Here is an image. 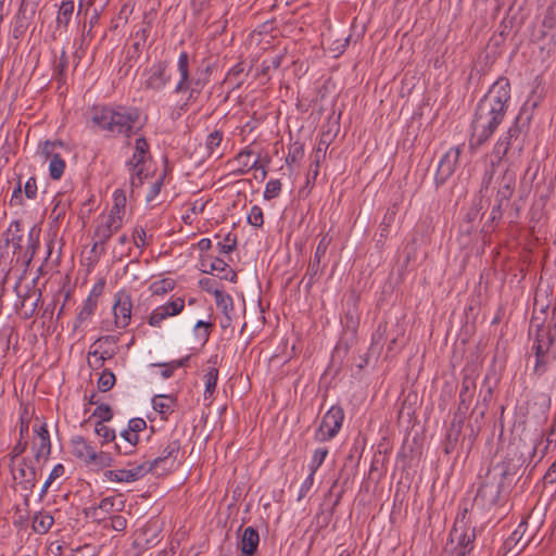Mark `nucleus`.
<instances>
[{
	"mask_svg": "<svg viewBox=\"0 0 556 556\" xmlns=\"http://www.w3.org/2000/svg\"><path fill=\"white\" fill-rule=\"evenodd\" d=\"M509 100L510 84L507 78H500L477 104L471 123V149H479L492 137L506 115Z\"/></svg>",
	"mask_w": 556,
	"mask_h": 556,
	"instance_id": "obj_1",
	"label": "nucleus"
},
{
	"mask_svg": "<svg viewBox=\"0 0 556 556\" xmlns=\"http://www.w3.org/2000/svg\"><path fill=\"white\" fill-rule=\"evenodd\" d=\"M91 122L100 130L108 131L114 137L130 138L142 127L138 109L127 106H96L92 110Z\"/></svg>",
	"mask_w": 556,
	"mask_h": 556,
	"instance_id": "obj_2",
	"label": "nucleus"
},
{
	"mask_svg": "<svg viewBox=\"0 0 556 556\" xmlns=\"http://www.w3.org/2000/svg\"><path fill=\"white\" fill-rule=\"evenodd\" d=\"M529 333L534 338L533 349L536 357L534 371L542 375L545 371V365L556 358V317L547 318L545 309L540 313L534 311Z\"/></svg>",
	"mask_w": 556,
	"mask_h": 556,
	"instance_id": "obj_3",
	"label": "nucleus"
},
{
	"mask_svg": "<svg viewBox=\"0 0 556 556\" xmlns=\"http://www.w3.org/2000/svg\"><path fill=\"white\" fill-rule=\"evenodd\" d=\"M177 72L179 79L174 88V92H188V101L197 100L210 80L208 68H198L193 74H191L189 54L186 51H182L177 60Z\"/></svg>",
	"mask_w": 556,
	"mask_h": 556,
	"instance_id": "obj_4",
	"label": "nucleus"
},
{
	"mask_svg": "<svg viewBox=\"0 0 556 556\" xmlns=\"http://www.w3.org/2000/svg\"><path fill=\"white\" fill-rule=\"evenodd\" d=\"M39 230L35 227L30 228L27 237L20 220L10 223L4 232V239L8 245L12 247L13 253L17 255V260L23 258L27 263L34 257L39 244Z\"/></svg>",
	"mask_w": 556,
	"mask_h": 556,
	"instance_id": "obj_5",
	"label": "nucleus"
},
{
	"mask_svg": "<svg viewBox=\"0 0 556 556\" xmlns=\"http://www.w3.org/2000/svg\"><path fill=\"white\" fill-rule=\"evenodd\" d=\"M520 132L521 129L519 127L518 116L516 117L513 125L507 129V131L497 139L493 148V156L495 160L491 161L490 166L485 169L482 176L480 192H483V190H488L489 187L492 185L497 166L502 162L503 157L508 153L513 144V141H516L519 138Z\"/></svg>",
	"mask_w": 556,
	"mask_h": 556,
	"instance_id": "obj_6",
	"label": "nucleus"
},
{
	"mask_svg": "<svg viewBox=\"0 0 556 556\" xmlns=\"http://www.w3.org/2000/svg\"><path fill=\"white\" fill-rule=\"evenodd\" d=\"M72 454L86 465L101 469L112 466L113 459L109 453L97 452L96 448L81 435L71 441Z\"/></svg>",
	"mask_w": 556,
	"mask_h": 556,
	"instance_id": "obj_7",
	"label": "nucleus"
},
{
	"mask_svg": "<svg viewBox=\"0 0 556 556\" xmlns=\"http://www.w3.org/2000/svg\"><path fill=\"white\" fill-rule=\"evenodd\" d=\"M509 475L507 468H503L500 472V479L493 472H489L484 481L479 486L475 503L483 507H492L500 501V495L504 479Z\"/></svg>",
	"mask_w": 556,
	"mask_h": 556,
	"instance_id": "obj_8",
	"label": "nucleus"
},
{
	"mask_svg": "<svg viewBox=\"0 0 556 556\" xmlns=\"http://www.w3.org/2000/svg\"><path fill=\"white\" fill-rule=\"evenodd\" d=\"M132 300L129 292L119 290L114 295L113 304V321H105L102 329L105 331H114L115 329L126 328L131 319Z\"/></svg>",
	"mask_w": 556,
	"mask_h": 556,
	"instance_id": "obj_9",
	"label": "nucleus"
},
{
	"mask_svg": "<svg viewBox=\"0 0 556 556\" xmlns=\"http://www.w3.org/2000/svg\"><path fill=\"white\" fill-rule=\"evenodd\" d=\"M466 513L467 510L465 509L462 515L456 517L450 532L451 542L456 543L457 556H466L472 549L476 539L475 528L466 521Z\"/></svg>",
	"mask_w": 556,
	"mask_h": 556,
	"instance_id": "obj_10",
	"label": "nucleus"
},
{
	"mask_svg": "<svg viewBox=\"0 0 556 556\" xmlns=\"http://www.w3.org/2000/svg\"><path fill=\"white\" fill-rule=\"evenodd\" d=\"M344 417V410L341 406H331L323 416L320 425L315 431L314 439L318 442L332 440L339 433Z\"/></svg>",
	"mask_w": 556,
	"mask_h": 556,
	"instance_id": "obj_11",
	"label": "nucleus"
},
{
	"mask_svg": "<svg viewBox=\"0 0 556 556\" xmlns=\"http://www.w3.org/2000/svg\"><path fill=\"white\" fill-rule=\"evenodd\" d=\"M9 466L13 480L25 492L24 496L27 501L37 482V473L31 460L29 458L22 457L17 462L9 463Z\"/></svg>",
	"mask_w": 556,
	"mask_h": 556,
	"instance_id": "obj_12",
	"label": "nucleus"
},
{
	"mask_svg": "<svg viewBox=\"0 0 556 556\" xmlns=\"http://www.w3.org/2000/svg\"><path fill=\"white\" fill-rule=\"evenodd\" d=\"M31 452L37 462L47 460L51 454V441L47 422L36 418L33 426Z\"/></svg>",
	"mask_w": 556,
	"mask_h": 556,
	"instance_id": "obj_13",
	"label": "nucleus"
},
{
	"mask_svg": "<svg viewBox=\"0 0 556 556\" xmlns=\"http://www.w3.org/2000/svg\"><path fill=\"white\" fill-rule=\"evenodd\" d=\"M463 152L462 146L450 148L441 157L434 176L437 187L444 185L455 173Z\"/></svg>",
	"mask_w": 556,
	"mask_h": 556,
	"instance_id": "obj_14",
	"label": "nucleus"
},
{
	"mask_svg": "<svg viewBox=\"0 0 556 556\" xmlns=\"http://www.w3.org/2000/svg\"><path fill=\"white\" fill-rule=\"evenodd\" d=\"M124 507L125 501L121 495L108 496L102 498L98 505L89 507L86 510V516L96 522H102L115 513L122 511Z\"/></svg>",
	"mask_w": 556,
	"mask_h": 556,
	"instance_id": "obj_15",
	"label": "nucleus"
},
{
	"mask_svg": "<svg viewBox=\"0 0 556 556\" xmlns=\"http://www.w3.org/2000/svg\"><path fill=\"white\" fill-rule=\"evenodd\" d=\"M179 450V441L174 440L168 442L157 457L151 462H147L148 466L151 467V472L163 475L173 470Z\"/></svg>",
	"mask_w": 556,
	"mask_h": 556,
	"instance_id": "obj_16",
	"label": "nucleus"
},
{
	"mask_svg": "<svg viewBox=\"0 0 556 556\" xmlns=\"http://www.w3.org/2000/svg\"><path fill=\"white\" fill-rule=\"evenodd\" d=\"M331 243L329 235H324L316 247L314 257L309 262L306 274L303 280H306V288L309 289L320 277L324 266L321 260L326 255V252Z\"/></svg>",
	"mask_w": 556,
	"mask_h": 556,
	"instance_id": "obj_17",
	"label": "nucleus"
},
{
	"mask_svg": "<svg viewBox=\"0 0 556 556\" xmlns=\"http://www.w3.org/2000/svg\"><path fill=\"white\" fill-rule=\"evenodd\" d=\"M185 308V300L182 298H173L169 302L157 306L149 316L148 324L151 327L160 328L163 321L169 317L177 316Z\"/></svg>",
	"mask_w": 556,
	"mask_h": 556,
	"instance_id": "obj_18",
	"label": "nucleus"
},
{
	"mask_svg": "<svg viewBox=\"0 0 556 556\" xmlns=\"http://www.w3.org/2000/svg\"><path fill=\"white\" fill-rule=\"evenodd\" d=\"M144 87L153 91H162L170 81L168 64L160 61L151 65L146 72Z\"/></svg>",
	"mask_w": 556,
	"mask_h": 556,
	"instance_id": "obj_19",
	"label": "nucleus"
},
{
	"mask_svg": "<svg viewBox=\"0 0 556 556\" xmlns=\"http://www.w3.org/2000/svg\"><path fill=\"white\" fill-rule=\"evenodd\" d=\"M149 152V144L144 137H139L135 142V151L128 165L131 170L130 184L137 186L142 182L143 163Z\"/></svg>",
	"mask_w": 556,
	"mask_h": 556,
	"instance_id": "obj_20",
	"label": "nucleus"
},
{
	"mask_svg": "<svg viewBox=\"0 0 556 556\" xmlns=\"http://www.w3.org/2000/svg\"><path fill=\"white\" fill-rule=\"evenodd\" d=\"M56 147H63L61 141H45L41 146L42 155L49 160V175L52 179L58 180L62 177L65 169V162L55 153Z\"/></svg>",
	"mask_w": 556,
	"mask_h": 556,
	"instance_id": "obj_21",
	"label": "nucleus"
},
{
	"mask_svg": "<svg viewBox=\"0 0 556 556\" xmlns=\"http://www.w3.org/2000/svg\"><path fill=\"white\" fill-rule=\"evenodd\" d=\"M516 187V173L513 169L506 168L495 179L496 199L500 205H507L510 198L515 192Z\"/></svg>",
	"mask_w": 556,
	"mask_h": 556,
	"instance_id": "obj_22",
	"label": "nucleus"
},
{
	"mask_svg": "<svg viewBox=\"0 0 556 556\" xmlns=\"http://www.w3.org/2000/svg\"><path fill=\"white\" fill-rule=\"evenodd\" d=\"M122 225L121 220L110 215L102 216L93 232L94 243L92 250L96 251L99 245H103Z\"/></svg>",
	"mask_w": 556,
	"mask_h": 556,
	"instance_id": "obj_23",
	"label": "nucleus"
},
{
	"mask_svg": "<svg viewBox=\"0 0 556 556\" xmlns=\"http://www.w3.org/2000/svg\"><path fill=\"white\" fill-rule=\"evenodd\" d=\"M148 472H151V467L148 466L147 462H143L130 469L108 470L104 476L108 480L114 482H134L144 477Z\"/></svg>",
	"mask_w": 556,
	"mask_h": 556,
	"instance_id": "obj_24",
	"label": "nucleus"
},
{
	"mask_svg": "<svg viewBox=\"0 0 556 556\" xmlns=\"http://www.w3.org/2000/svg\"><path fill=\"white\" fill-rule=\"evenodd\" d=\"M475 391L476 380L471 376L466 375L462 380L457 415L465 416L473 399Z\"/></svg>",
	"mask_w": 556,
	"mask_h": 556,
	"instance_id": "obj_25",
	"label": "nucleus"
},
{
	"mask_svg": "<svg viewBox=\"0 0 556 556\" xmlns=\"http://www.w3.org/2000/svg\"><path fill=\"white\" fill-rule=\"evenodd\" d=\"M253 154V151L250 149H244L237 154V156L230 162L231 166H233L232 173L236 175H244L251 169L258 170V160H254L251 162L250 157Z\"/></svg>",
	"mask_w": 556,
	"mask_h": 556,
	"instance_id": "obj_26",
	"label": "nucleus"
},
{
	"mask_svg": "<svg viewBox=\"0 0 556 556\" xmlns=\"http://www.w3.org/2000/svg\"><path fill=\"white\" fill-rule=\"evenodd\" d=\"M20 314L24 319H29L36 313L38 303L41 299V291L37 288L28 290L25 294L21 295Z\"/></svg>",
	"mask_w": 556,
	"mask_h": 556,
	"instance_id": "obj_27",
	"label": "nucleus"
},
{
	"mask_svg": "<svg viewBox=\"0 0 556 556\" xmlns=\"http://www.w3.org/2000/svg\"><path fill=\"white\" fill-rule=\"evenodd\" d=\"M260 543L258 532L253 527L243 530L240 548L243 555L252 556L257 549Z\"/></svg>",
	"mask_w": 556,
	"mask_h": 556,
	"instance_id": "obj_28",
	"label": "nucleus"
},
{
	"mask_svg": "<svg viewBox=\"0 0 556 556\" xmlns=\"http://www.w3.org/2000/svg\"><path fill=\"white\" fill-rule=\"evenodd\" d=\"M97 307H98V304L96 303V301H92L91 299H86L83 302V305L75 318L74 330L83 328L86 325V323L91 319Z\"/></svg>",
	"mask_w": 556,
	"mask_h": 556,
	"instance_id": "obj_29",
	"label": "nucleus"
},
{
	"mask_svg": "<svg viewBox=\"0 0 556 556\" xmlns=\"http://www.w3.org/2000/svg\"><path fill=\"white\" fill-rule=\"evenodd\" d=\"M126 208V194L123 189H116L113 192V205L108 215L123 223Z\"/></svg>",
	"mask_w": 556,
	"mask_h": 556,
	"instance_id": "obj_30",
	"label": "nucleus"
},
{
	"mask_svg": "<svg viewBox=\"0 0 556 556\" xmlns=\"http://www.w3.org/2000/svg\"><path fill=\"white\" fill-rule=\"evenodd\" d=\"M54 519L47 511H38L33 517L31 528L38 534L47 533L53 526Z\"/></svg>",
	"mask_w": 556,
	"mask_h": 556,
	"instance_id": "obj_31",
	"label": "nucleus"
},
{
	"mask_svg": "<svg viewBox=\"0 0 556 556\" xmlns=\"http://www.w3.org/2000/svg\"><path fill=\"white\" fill-rule=\"evenodd\" d=\"M219 275L223 279H229L231 281H235V278L237 277L236 273L229 268L228 264L223 261L219 257L212 258L210 261V270H207V274H215Z\"/></svg>",
	"mask_w": 556,
	"mask_h": 556,
	"instance_id": "obj_32",
	"label": "nucleus"
},
{
	"mask_svg": "<svg viewBox=\"0 0 556 556\" xmlns=\"http://www.w3.org/2000/svg\"><path fill=\"white\" fill-rule=\"evenodd\" d=\"M152 403L154 410L161 414L163 419H166L175 407V399L172 395H155Z\"/></svg>",
	"mask_w": 556,
	"mask_h": 556,
	"instance_id": "obj_33",
	"label": "nucleus"
},
{
	"mask_svg": "<svg viewBox=\"0 0 556 556\" xmlns=\"http://www.w3.org/2000/svg\"><path fill=\"white\" fill-rule=\"evenodd\" d=\"M214 296L217 308H219L224 315H235L233 300L228 293L219 289H214Z\"/></svg>",
	"mask_w": 556,
	"mask_h": 556,
	"instance_id": "obj_34",
	"label": "nucleus"
},
{
	"mask_svg": "<svg viewBox=\"0 0 556 556\" xmlns=\"http://www.w3.org/2000/svg\"><path fill=\"white\" fill-rule=\"evenodd\" d=\"M73 13H74V2L73 1H63L58 11V16H56L58 27L66 28L70 24Z\"/></svg>",
	"mask_w": 556,
	"mask_h": 556,
	"instance_id": "obj_35",
	"label": "nucleus"
},
{
	"mask_svg": "<svg viewBox=\"0 0 556 556\" xmlns=\"http://www.w3.org/2000/svg\"><path fill=\"white\" fill-rule=\"evenodd\" d=\"M542 27L545 29L541 34V38L547 36L548 30L556 29V4L552 3L547 7L542 21Z\"/></svg>",
	"mask_w": 556,
	"mask_h": 556,
	"instance_id": "obj_36",
	"label": "nucleus"
},
{
	"mask_svg": "<svg viewBox=\"0 0 556 556\" xmlns=\"http://www.w3.org/2000/svg\"><path fill=\"white\" fill-rule=\"evenodd\" d=\"M175 288V281L170 278H164L152 282L149 290L153 295H163Z\"/></svg>",
	"mask_w": 556,
	"mask_h": 556,
	"instance_id": "obj_37",
	"label": "nucleus"
},
{
	"mask_svg": "<svg viewBox=\"0 0 556 556\" xmlns=\"http://www.w3.org/2000/svg\"><path fill=\"white\" fill-rule=\"evenodd\" d=\"M223 141V132L219 130H214L211 132L205 141L206 149L208 151L210 155H217L220 156L222 153L219 152V146Z\"/></svg>",
	"mask_w": 556,
	"mask_h": 556,
	"instance_id": "obj_38",
	"label": "nucleus"
},
{
	"mask_svg": "<svg viewBox=\"0 0 556 556\" xmlns=\"http://www.w3.org/2000/svg\"><path fill=\"white\" fill-rule=\"evenodd\" d=\"M218 379V369L215 367L208 368L207 372L204 376L205 380V390H204V399L212 396L215 391L216 383Z\"/></svg>",
	"mask_w": 556,
	"mask_h": 556,
	"instance_id": "obj_39",
	"label": "nucleus"
},
{
	"mask_svg": "<svg viewBox=\"0 0 556 556\" xmlns=\"http://www.w3.org/2000/svg\"><path fill=\"white\" fill-rule=\"evenodd\" d=\"M116 378L115 375L109 370L104 369L98 379V389L101 392L110 391L115 384Z\"/></svg>",
	"mask_w": 556,
	"mask_h": 556,
	"instance_id": "obj_40",
	"label": "nucleus"
},
{
	"mask_svg": "<svg viewBox=\"0 0 556 556\" xmlns=\"http://www.w3.org/2000/svg\"><path fill=\"white\" fill-rule=\"evenodd\" d=\"M68 64V58L65 50H62L58 60L54 61V77L61 81L65 75L66 68Z\"/></svg>",
	"mask_w": 556,
	"mask_h": 556,
	"instance_id": "obj_41",
	"label": "nucleus"
},
{
	"mask_svg": "<svg viewBox=\"0 0 556 556\" xmlns=\"http://www.w3.org/2000/svg\"><path fill=\"white\" fill-rule=\"evenodd\" d=\"M463 418L464 416L455 415L454 421L446 434V441H448V444H455L457 442L462 431Z\"/></svg>",
	"mask_w": 556,
	"mask_h": 556,
	"instance_id": "obj_42",
	"label": "nucleus"
},
{
	"mask_svg": "<svg viewBox=\"0 0 556 556\" xmlns=\"http://www.w3.org/2000/svg\"><path fill=\"white\" fill-rule=\"evenodd\" d=\"M248 223L253 227H262L264 224L263 211L258 205H253L248 214Z\"/></svg>",
	"mask_w": 556,
	"mask_h": 556,
	"instance_id": "obj_43",
	"label": "nucleus"
},
{
	"mask_svg": "<svg viewBox=\"0 0 556 556\" xmlns=\"http://www.w3.org/2000/svg\"><path fill=\"white\" fill-rule=\"evenodd\" d=\"M94 431L100 438L103 439V443H108L115 440V431L112 428L105 426L101 421H98L96 424Z\"/></svg>",
	"mask_w": 556,
	"mask_h": 556,
	"instance_id": "obj_44",
	"label": "nucleus"
},
{
	"mask_svg": "<svg viewBox=\"0 0 556 556\" xmlns=\"http://www.w3.org/2000/svg\"><path fill=\"white\" fill-rule=\"evenodd\" d=\"M328 455V450L325 448V447H319V448H316L314 451V454L312 456V460H311V464H309V469L313 471V472H316L317 469L321 466V464L324 463L325 458L327 457Z\"/></svg>",
	"mask_w": 556,
	"mask_h": 556,
	"instance_id": "obj_45",
	"label": "nucleus"
},
{
	"mask_svg": "<svg viewBox=\"0 0 556 556\" xmlns=\"http://www.w3.org/2000/svg\"><path fill=\"white\" fill-rule=\"evenodd\" d=\"M280 191H281L280 180L279 179H270L266 184L265 191H264V199L271 200V199L278 197Z\"/></svg>",
	"mask_w": 556,
	"mask_h": 556,
	"instance_id": "obj_46",
	"label": "nucleus"
},
{
	"mask_svg": "<svg viewBox=\"0 0 556 556\" xmlns=\"http://www.w3.org/2000/svg\"><path fill=\"white\" fill-rule=\"evenodd\" d=\"M27 447V441H23L20 439V441L13 446L12 451L8 454V458L10 463H14L20 460L22 457H20Z\"/></svg>",
	"mask_w": 556,
	"mask_h": 556,
	"instance_id": "obj_47",
	"label": "nucleus"
},
{
	"mask_svg": "<svg viewBox=\"0 0 556 556\" xmlns=\"http://www.w3.org/2000/svg\"><path fill=\"white\" fill-rule=\"evenodd\" d=\"M92 416L98 417L100 419L99 421L104 422L112 419L113 413L109 405L101 404L94 409Z\"/></svg>",
	"mask_w": 556,
	"mask_h": 556,
	"instance_id": "obj_48",
	"label": "nucleus"
},
{
	"mask_svg": "<svg viewBox=\"0 0 556 556\" xmlns=\"http://www.w3.org/2000/svg\"><path fill=\"white\" fill-rule=\"evenodd\" d=\"M236 238H231L230 233H228L225 238V242L217 243V250L220 254H228L236 249Z\"/></svg>",
	"mask_w": 556,
	"mask_h": 556,
	"instance_id": "obj_49",
	"label": "nucleus"
},
{
	"mask_svg": "<svg viewBox=\"0 0 556 556\" xmlns=\"http://www.w3.org/2000/svg\"><path fill=\"white\" fill-rule=\"evenodd\" d=\"M111 520V528L115 531H124L127 527V520L122 515H112L109 518Z\"/></svg>",
	"mask_w": 556,
	"mask_h": 556,
	"instance_id": "obj_50",
	"label": "nucleus"
},
{
	"mask_svg": "<svg viewBox=\"0 0 556 556\" xmlns=\"http://www.w3.org/2000/svg\"><path fill=\"white\" fill-rule=\"evenodd\" d=\"M147 428V422L142 418H132L128 422V431L138 434L140 431Z\"/></svg>",
	"mask_w": 556,
	"mask_h": 556,
	"instance_id": "obj_51",
	"label": "nucleus"
},
{
	"mask_svg": "<svg viewBox=\"0 0 556 556\" xmlns=\"http://www.w3.org/2000/svg\"><path fill=\"white\" fill-rule=\"evenodd\" d=\"M136 445L128 441H121L115 443V450L118 454L129 455L134 452Z\"/></svg>",
	"mask_w": 556,
	"mask_h": 556,
	"instance_id": "obj_52",
	"label": "nucleus"
},
{
	"mask_svg": "<svg viewBox=\"0 0 556 556\" xmlns=\"http://www.w3.org/2000/svg\"><path fill=\"white\" fill-rule=\"evenodd\" d=\"M105 282L104 280H99L91 289L89 295L87 299H91L92 301H96L98 304V298L102 294L104 290Z\"/></svg>",
	"mask_w": 556,
	"mask_h": 556,
	"instance_id": "obj_53",
	"label": "nucleus"
},
{
	"mask_svg": "<svg viewBox=\"0 0 556 556\" xmlns=\"http://www.w3.org/2000/svg\"><path fill=\"white\" fill-rule=\"evenodd\" d=\"M24 192L28 199H34L37 193V185L35 178H29L24 187Z\"/></svg>",
	"mask_w": 556,
	"mask_h": 556,
	"instance_id": "obj_54",
	"label": "nucleus"
},
{
	"mask_svg": "<svg viewBox=\"0 0 556 556\" xmlns=\"http://www.w3.org/2000/svg\"><path fill=\"white\" fill-rule=\"evenodd\" d=\"M134 241L137 247H143L146 244V231L143 228L135 229Z\"/></svg>",
	"mask_w": 556,
	"mask_h": 556,
	"instance_id": "obj_55",
	"label": "nucleus"
},
{
	"mask_svg": "<svg viewBox=\"0 0 556 556\" xmlns=\"http://www.w3.org/2000/svg\"><path fill=\"white\" fill-rule=\"evenodd\" d=\"M119 439H121V441H128V442L137 445V443L139 441V435L136 433H132L131 431L124 430L121 432Z\"/></svg>",
	"mask_w": 556,
	"mask_h": 556,
	"instance_id": "obj_56",
	"label": "nucleus"
},
{
	"mask_svg": "<svg viewBox=\"0 0 556 556\" xmlns=\"http://www.w3.org/2000/svg\"><path fill=\"white\" fill-rule=\"evenodd\" d=\"M64 472H65L64 466L62 464H58L52 468V470L48 477V480L53 482L56 478L62 477L64 475Z\"/></svg>",
	"mask_w": 556,
	"mask_h": 556,
	"instance_id": "obj_57",
	"label": "nucleus"
},
{
	"mask_svg": "<svg viewBox=\"0 0 556 556\" xmlns=\"http://www.w3.org/2000/svg\"><path fill=\"white\" fill-rule=\"evenodd\" d=\"M199 283L202 289L214 294V289H216V288H215V281L213 279L204 278V279H201Z\"/></svg>",
	"mask_w": 556,
	"mask_h": 556,
	"instance_id": "obj_58",
	"label": "nucleus"
},
{
	"mask_svg": "<svg viewBox=\"0 0 556 556\" xmlns=\"http://www.w3.org/2000/svg\"><path fill=\"white\" fill-rule=\"evenodd\" d=\"M544 479L548 482V483H553L556 481V460L549 466V468L547 469L545 476H544Z\"/></svg>",
	"mask_w": 556,
	"mask_h": 556,
	"instance_id": "obj_59",
	"label": "nucleus"
},
{
	"mask_svg": "<svg viewBox=\"0 0 556 556\" xmlns=\"http://www.w3.org/2000/svg\"><path fill=\"white\" fill-rule=\"evenodd\" d=\"M89 355L94 357V366L97 367L103 366L104 361L108 357L104 353L99 354L98 351L89 352Z\"/></svg>",
	"mask_w": 556,
	"mask_h": 556,
	"instance_id": "obj_60",
	"label": "nucleus"
},
{
	"mask_svg": "<svg viewBox=\"0 0 556 556\" xmlns=\"http://www.w3.org/2000/svg\"><path fill=\"white\" fill-rule=\"evenodd\" d=\"M28 420H26L24 414L21 416V426H20V438L23 439L28 432Z\"/></svg>",
	"mask_w": 556,
	"mask_h": 556,
	"instance_id": "obj_61",
	"label": "nucleus"
},
{
	"mask_svg": "<svg viewBox=\"0 0 556 556\" xmlns=\"http://www.w3.org/2000/svg\"><path fill=\"white\" fill-rule=\"evenodd\" d=\"M200 251L206 252L212 248V241L208 238H203L198 242Z\"/></svg>",
	"mask_w": 556,
	"mask_h": 556,
	"instance_id": "obj_62",
	"label": "nucleus"
},
{
	"mask_svg": "<svg viewBox=\"0 0 556 556\" xmlns=\"http://www.w3.org/2000/svg\"><path fill=\"white\" fill-rule=\"evenodd\" d=\"M314 475H315V472H313L311 470L308 477L304 480V482L302 484V488H301L302 491H308L311 489V486L314 483Z\"/></svg>",
	"mask_w": 556,
	"mask_h": 556,
	"instance_id": "obj_63",
	"label": "nucleus"
},
{
	"mask_svg": "<svg viewBox=\"0 0 556 556\" xmlns=\"http://www.w3.org/2000/svg\"><path fill=\"white\" fill-rule=\"evenodd\" d=\"M502 207L503 205H500V203L496 202V204L493 206L491 211V219L495 220L502 217Z\"/></svg>",
	"mask_w": 556,
	"mask_h": 556,
	"instance_id": "obj_64",
	"label": "nucleus"
}]
</instances>
